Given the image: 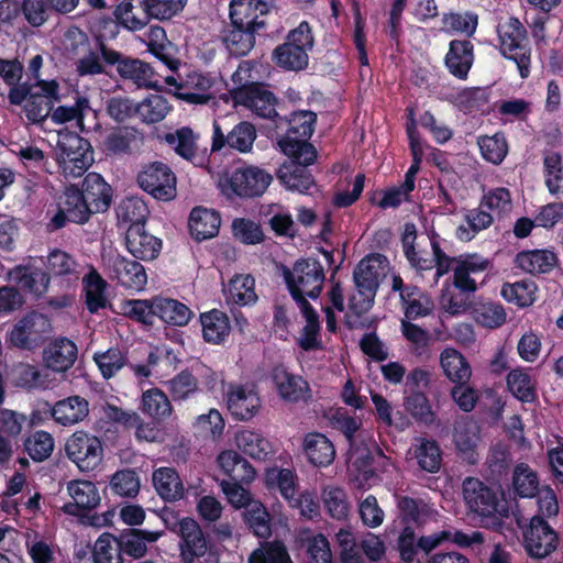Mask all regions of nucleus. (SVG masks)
Listing matches in <instances>:
<instances>
[{
	"mask_svg": "<svg viewBox=\"0 0 563 563\" xmlns=\"http://www.w3.org/2000/svg\"><path fill=\"white\" fill-rule=\"evenodd\" d=\"M277 144L280 152L289 158L276 170L277 179L288 190L307 194L316 187V179L309 166L317 161V148L310 142L290 137H282Z\"/></svg>",
	"mask_w": 563,
	"mask_h": 563,
	"instance_id": "obj_1",
	"label": "nucleus"
},
{
	"mask_svg": "<svg viewBox=\"0 0 563 563\" xmlns=\"http://www.w3.org/2000/svg\"><path fill=\"white\" fill-rule=\"evenodd\" d=\"M389 272L388 258L379 253H372L355 266L353 279L357 290L349 298V309L360 318L372 309L380 283Z\"/></svg>",
	"mask_w": 563,
	"mask_h": 563,
	"instance_id": "obj_2",
	"label": "nucleus"
},
{
	"mask_svg": "<svg viewBox=\"0 0 563 563\" xmlns=\"http://www.w3.org/2000/svg\"><path fill=\"white\" fill-rule=\"evenodd\" d=\"M500 55L516 64L520 78L530 76L532 48L528 31L518 18L500 20L496 26Z\"/></svg>",
	"mask_w": 563,
	"mask_h": 563,
	"instance_id": "obj_3",
	"label": "nucleus"
},
{
	"mask_svg": "<svg viewBox=\"0 0 563 563\" xmlns=\"http://www.w3.org/2000/svg\"><path fill=\"white\" fill-rule=\"evenodd\" d=\"M463 496L471 511L483 518L486 527L501 532L505 518L509 516L506 504L499 501L497 494L475 477H466L463 482Z\"/></svg>",
	"mask_w": 563,
	"mask_h": 563,
	"instance_id": "obj_4",
	"label": "nucleus"
},
{
	"mask_svg": "<svg viewBox=\"0 0 563 563\" xmlns=\"http://www.w3.org/2000/svg\"><path fill=\"white\" fill-rule=\"evenodd\" d=\"M284 279L291 298L298 307L310 303L307 297L317 299L325 279L323 266L317 258H300L291 269L284 268Z\"/></svg>",
	"mask_w": 563,
	"mask_h": 563,
	"instance_id": "obj_5",
	"label": "nucleus"
},
{
	"mask_svg": "<svg viewBox=\"0 0 563 563\" xmlns=\"http://www.w3.org/2000/svg\"><path fill=\"white\" fill-rule=\"evenodd\" d=\"M314 46L312 27L307 21L288 32L285 42L272 52L274 64L287 71H300L308 67L309 52Z\"/></svg>",
	"mask_w": 563,
	"mask_h": 563,
	"instance_id": "obj_6",
	"label": "nucleus"
},
{
	"mask_svg": "<svg viewBox=\"0 0 563 563\" xmlns=\"http://www.w3.org/2000/svg\"><path fill=\"white\" fill-rule=\"evenodd\" d=\"M51 319L37 310H31L21 317L5 334L9 347L34 352L40 349L52 333Z\"/></svg>",
	"mask_w": 563,
	"mask_h": 563,
	"instance_id": "obj_7",
	"label": "nucleus"
},
{
	"mask_svg": "<svg viewBox=\"0 0 563 563\" xmlns=\"http://www.w3.org/2000/svg\"><path fill=\"white\" fill-rule=\"evenodd\" d=\"M136 181L145 192L157 200L169 201L176 197V175L163 162H152L142 166Z\"/></svg>",
	"mask_w": 563,
	"mask_h": 563,
	"instance_id": "obj_8",
	"label": "nucleus"
},
{
	"mask_svg": "<svg viewBox=\"0 0 563 563\" xmlns=\"http://www.w3.org/2000/svg\"><path fill=\"white\" fill-rule=\"evenodd\" d=\"M57 146L64 174L73 177L84 175L92 162L90 143L77 133L66 132L59 134Z\"/></svg>",
	"mask_w": 563,
	"mask_h": 563,
	"instance_id": "obj_9",
	"label": "nucleus"
},
{
	"mask_svg": "<svg viewBox=\"0 0 563 563\" xmlns=\"http://www.w3.org/2000/svg\"><path fill=\"white\" fill-rule=\"evenodd\" d=\"M67 457L81 472L95 471L102 462L103 446L101 440L88 432L76 431L66 441Z\"/></svg>",
	"mask_w": 563,
	"mask_h": 563,
	"instance_id": "obj_10",
	"label": "nucleus"
},
{
	"mask_svg": "<svg viewBox=\"0 0 563 563\" xmlns=\"http://www.w3.org/2000/svg\"><path fill=\"white\" fill-rule=\"evenodd\" d=\"M229 93L234 104L251 110L260 118L274 120L278 115L277 97L264 82L257 81L239 89H229Z\"/></svg>",
	"mask_w": 563,
	"mask_h": 563,
	"instance_id": "obj_11",
	"label": "nucleus"
},
{
	"mask_svg": "<svg viewBox=\"0 0 563 563\" xmlns=\"http://www.w3.org/2000/svg\"><path fill=\"white\" fill-rule=\"evenodd\" d=\"M8 279L14 283L23 296H29L34 300L43 299L51 285L49 274L32 261L9 269Z\"/></svg>",
	"mask_w": 563,
	"mask_h": 563,
	"instance_id": "obj_12",
	"label": "nucleus"
},
{
	"mask_svg": "<svg viewBox=\"0 0 563 563\" xmlns=\"http://www.w3.org/2000/svg\"><path fill=\"white\" fill-rule=\"evenodd\" d=\"M272 181V174L258 166L250 165L232 172L228 178V189L240 198H257L264 195Z\"/></svg>",
	"mask_w": 563,
	"mask_h": 563,
	"instance_id": "obj_13",
	"label": "nucleus"
},
{
	"mask_svg": "<svg viewBox=\"0 0 563 563\" xmlns=\"http://www.w3.org/2000/svg\"><path fill=\"white\" fill-rule=\"evenodd\" d=\"M523 547L529 556L544 559L556 550L559 536L541 516H533L522 531Z\"/></svg>",
	"mask_w": 563,
	"mask_h": 563,
	"instance_id": "obj_14",
	"label": "nucleus"
},
{
	"mask_svg": "<svg viewBox=\"0 0 563 563\" xmlns=\"http://www.w3.org/2000/svg\"><path fill=\"white\" fill-rule=\"evenodd\" d=\"M178 536L180 563H196V560L205 556L210 547V541L200 525L190 517H185L178 522Z\"/></svg>",
	"mask_w": 563,
	"mask_h": 563,
	"instance_id": "obj_15",
	"label": "nucleus"
},
{
	"mask_svg": "<svg viewBox=\"0 0 563 563\" xmlns=\"http://www.w3.org/2000/svg\"><path fill=\"white\" fill-rule=\"evenodd\" d=\"M257 133L255 126L247 121H241L225 133L218 121L213 122V134L211 142V152H220L224 147L249 153L253 148Z\"/></svg>",
	"mask_w": 563,
	"mask_h": 563,
	"instance_id": "obj_16",
	"label": "nucleus"
},
{
	"mask_svg": "<svg viewBox=\"0 0 563 563\" xmlns=\"http://www.w3.org/2000/svg\"><path fill=\"white\" fill-rule=\"evenodd\" d=\"M275 2L276 0H231L229 19L231 22L243 24V26L265 31L267 24L263 16L271 12Z\"/></svg>",
	"mask_w": 563,
	"mask_h": 563,
	"instance_id": "obj_17",
	"label": "nucleus"
},
{
	"mask_svg": "<svg viewBox=\"0 0 563 563\" xmlns=\"http://www.w3.org/2000/svg\"><path fill=\"white\" fill-rule=\"evenodd\" d=\"M67 490L73 500L62 507L66 515L82 518L100 504L98 488L90 481H71L67 484Z\"/></svg>",
	"mask_w": 563,
	"mask_h": 563,
	"instance_id": "obj_18",
	"label": "nucleus"
},
{
	"mask_svg": "<svg viewBox=\"0 0 563 563\" xmlns=\"http://www.w3.org/2000/svg\"><path fill=\"white\" fill-rule=\"evenodd\" d=\"M227 406L234 419L247 421L257 413L262 401L253 387L232 384L227 393Z\"/></svg>",
	"mask_w": 563,
	"mask_h": 563,
	"instance_id": "obj_19",
	"label": "nucleus"
},
{
	"mask_svg": "<svg viewBox=\"0 0 563 563\" xmlns=\"http://www.w3.org/2000/svg\"><path fill=\"white\" fill-rule=\"evenodd\" d=\"M163 536V531H151L137 528H125L115 537V545L121 558L129 556L140 560L147 553V544L156 542Z\"/></svg>",
	"mask_w": 563,
	"mask_h": 563,
	"instance_id": "obj_20",
	"label": "nucleus"
},
{
	"mask_svg": "<svg viewBox=\"0 0 563 563\" xmlns=\"http://www.w3.org/2000/svg\"><path fill=\"white\" fill-rule=\"evenodd\" d=\"M111 279L128 290L141 291L147 284L144 266L134 260L118 255L111 260Z\"/></svg>",
	"mask_w": 563,
	"mask_h": 563,
	"instance_id": "obj_21",
	"label": "nucleus"
},
{
	"mask_svg": "<svg viewBox=\"0 0 563 563\" xmlns=\"http://www.w3.org/2000/svg\"><path fill=\"white\" fill-rule=\"evenodd\" d=\"M124 240L129 253L141 261H153L162 251V240L146 232L145 227H128Z\"/></svg>",
	"mask_w": 563,
	"mask_h": 563,
	"instance_id": "obj_22",
	"label": "nucleus"
},
{
	"mask_svg": "<svg viewBox=\"0 0 563 563\" xmlns=\"http://www.w3.org/2000/svg\"><path fill=\"white\" fill-rule=\"evenodd\" d=\"M474 44L470 40H452L444 56L448 71L460 80H466L475 60Z\"/></svg>",
	"mask_w": 563,
	"mask_h": 563,
	"instance_id": "obj_23",
	"label": "nucleus"
},
{
	"mask_svg": "<svg viewBox=\"0 0 563 563\" xmlns=\"http://www.w3.org/2000/svg\"><path fill=\"white\" fill-rule=\"evenodd\" d=\"M79 190L92 213L104 212L110 208L113 190L100 174L88 173Z\"/></svg>",
	"mask_w": 563,
	"mask_h": 563,
	"instance_id": "obj_24",
	"label": "nucleus"
},
{
	"mask_svg": "<svg viewBox=\"0 0 563 563\" xmlns=\"http://www.w3.org/2000/svg\"><path fill=\"white\" fill-rule=\"evenodd\" d=\"M213 85L214 79L210 75L192 70L180 79L176 96L191 104H206L211 98L209 91Z\"/></svg>",
	"mask_w": 563,
	"mask_h": 563,
	"instance_id": "obj_25",
	"label": "nucleus"
},
{
	"mask_svg": "<svg viewBox=\"0 0 563 563\" xmlns=\"http://www.w3.org/2000/svg\"><path fill=\"white\" fill-rule=\"evenodd\" d=\"M119 76L139 89H158L161 87L158 75L154 68L139 58L125 57L117 67Z\"/></svg>",
	"mask_w": 563,
	"mask_h": 563,
	"instance_id": "obj_26",
	"label": "nucleus"
},
{
	"mask_svg": "<svg viewBox=\"0 0 563 563\" xmlns=\"http://www.w3.org/2000/svg\"><path fill=\"white\" fill-rule=\"evenodd\" d=\"M113 14L120 25L132 32L144 29L153 20L147 0H122Z\"/></svg>",
	"mask_w": 563,
	"mask_h": 563,
	"instance_id": "obj_27",
	"label": "nucleus"
},
{
	"mask_svg": "<svg viewBox=\"0 0 563 563\" xmlns=\"http://www.w3.org/2000/svg\"><path fill=\"white\" fill-rule=\"evenodd\" d=\"M558 263L556 253L548 249L523 250L514 260L515 267L531 275L549 274Z\"/></svg>",
	"mask_w": 563,
	"mask_h": 563,
	"instance_id": "obj_28",
	"label": "nucleus"
},
{
	"mask_svg": "<svg viewBox=\"0 0 563 563\" xmlns=\"http://www.w3.org/2000/svg\"><path fill=\"white\" fill-rule=\"evenodd\" d=\"M272 382L279 397L289 402L305 399L309 385L301 376L289 373L283 365H277L271 373Z\"/></svg>",
	"mask_w": 563,
	"mask_h": 563,
	"instance_id": "obj_29",
	"label": "nucleus"
},
{
	"mask_svg": "<svg viewBox=\"0 0 563 563\" xmlns=\"http://www.w3.org/2000/svg\"><path fill=\"white\" fill-rule=\"evenodd\" d=\"M77 346L67 339H55L43 351V361L47 368L63 373L68 371L77 360Z\"/></svg>",
	"mask_w": 563,
	"mask_h": 563,
	"instance_id": "obj_30",
	"label": "nucleus"
},
{
	"mask_svg": "<svg viewBox=\"0 0 563 563\" xmlns=\"http://www.w3.org/2000/svg\"><path fill=\"white\" fill-rule=\"evenodd\" d=\"M141 133L134 126L119 125L112 128L103 139L102 150L108 156L130 155L137 146Z\"/></svg>",
	"mask_w": 563,
	"mask_h": 563,
	"instance_id": "obj_31",
	"label": "nucleus"
},
{
	"mask_svg": "<svg viewBox=\"0 0 563 563\" xmlns=\"http://www.w3.org/2000/svg\"><path fill=\"white\" fill-rule=\"evenodd\" d=\"M220 225V213L213 209L195 207L189 214V233L197 242H202L217 236Z\"/></svg>",
	"mask_w": 563,
	"mask_h": 563,
	"instance_id": "obj_32",
	"label": "nucleus"
},
{
	"mask_svg": "<svg viewBox=\"0 0 563 563\" xmlns=\"http://www.w3.org/2000/svg\"><path fill=\"white\" fill-rule=\"evenodd\" d=\"M218 463L227 482L250 484L256 475L253 465L244 459L239 452L227 450L219 454Z\"/></svg>",
	"mask_w": 563,
	"mask_h": 563,
	"instance_id": "obj_33",
	"label": "nucleus"
},
{
	"mask_svg": "<svg viewBox=\"0 0 563 563\" xmlns=\"http://www.w3.org/2000/svg\"><path fill=\"white\" fill-rule=\"evenodd\" d=\"M89 415V402L81 396H69L55 402L52 408L54 421L69 427L84 421Z\"/></svg>",
	"mask_w": 563,
	"mask_h": 563,
	"instance_id": "obj_34",
	"label": "nucleus"
},
{
	"mask_svg": "<svg viewBox=\"0 0 563 563\" xmlns=\"http://www.w3.org/2000/svg\"><path fill=\"white\" fill-rule=\"evenodd\" d=\"M260 31L231 22L222 32V42L231 55L246 56L255 45V36Z\"/></svg>",
	"mask_w": 563,
	"mask_h": 563,
	"instance_id": "obj_35",
	"label": "nucleus"
},
{
	"mask_svg": "<svg viewBox=\"0 0 563 563\" xmlns=\"http://www.w3.org/2000/svg\"><path fill=\"white\" fill-rule=\"evenodd\" d=\"M302 450L309 463L317 467L331 465L335 457L333 443L320 432L307 433L303 438Z\"/></svg>",
	"mask_w": 563,
	"mask_h": 563,
	"instance_id": "obj_36",
	"label": "nucleus"
},
{
	"mask_svg": "<svg viewBox=\"0 0 563 563\" xmlns=\"http://www.w3.org/2000/svg\"><path fill=\"white\" fill-rule=\"evenodd\" d=\"M199 320L202 328V338L207 343L222 344L225 342L231 331V324L227 313L218 309H212L202 312Z\"/></svg>",
	"mask_w": 563,
	"mask_h": 563,
	"instance_id": "obj_37",
	"label": "nucleus"
},
{
	"mask_svg": "<svg viewBox=\"0 0 563 563\" xmlns=\"http://www.w3.org/2000/svg\"><path fill=\"white\" fill-rule=\"evenodd\" d=\"M154 307L156 308V319L167 325L185 327L194 317L191 309L177 299L156 296Z\"/></svg>",
	"mask_w": 563,
	"mask_h": 563,
	"instance_id": "obj_38",
	"label": "nucleus"
},
{
	"mask_svg": "<svg viewBox=\"0 0 563 563\" xmlns=\"http://www.w3.org/2000/svg\"><path fill=\"white\" fill-rule=\"evenodd\" d=\"M78 263L66 251L54 249L47 255L46 273L52 278H59L68 285L79 279Z\"/></svg>",
	"mask_w": 563,
	"mask_h": 563,
	"instance_id": "obj_39",
	"label": "nucleus"
},
{
	"mask_svg": "<svg viewBox=\"0 0 563 563\" xmlns=\"http://www.w3.org/2000/svg\"><path fill=\"white\" fill-rule=\"evenodd\" d=\"M107 286V282L93 267L84 276L82 290L85 292V305L90 313H97L108 306L109 301L106 295Z\"/></svg>",
	"mask_w": 563,
	"mask_h": 563,
	"instance_id": "obj_40",
	"label": "nucleus"
},
{
	"mask_svg": "<svg viewBox=\"0 0 563 563\" xmlns=\"http://www.w3.org/2000/svg\"><path fill=\"white\" fill-rule=\"evenodd\" d=\"M152 479L157 494L164 500L176 501L183 498L184 485L175 468H157L154 471Z\"/></svg>",
	"mask_w": 563,
	"mask_h": 563,
	"instance_id": "obj_41",
	"label": "nucleus"
},
{
	"mask_svg": "<svg viewBox=\"0 0 563 563\" xmlns=\"http://www.w3.org/2000/svg\"><path fill=\"white\" fill-rule=\"evenodd\" d=\"M57 206L68 213L73 223L84 224L92 214V211L82 199V192L76 185H69L65 188Z\"/></svg>",
	"mask_w": 563,
	"mask_h": 563,
	"instance_id": "obj_42",
	"label": "nucleus"
},
{
	"mask_svg": "<svg viewBox=\"0 0 563 563\" xmlns=\"http://www.w3.org/2000/svg\"><path fill=\"white\" fill-rule=\"evenodd\" d=\"M477 145L482 158L495 166L501 165L509 153V142L503 131L477 136Z\"/></svg>",
	"mask_w": 563,
	"mask_h": 563,
	"instance_id": "obj_43",
	"label": "nucleus"
},
{
	"mask_svg": "<svg viewBox=\"0 0 563 563\" xmlns=\"http://www.w3.org/2000/svg\"><path fill=\"white\" fill-rule=\"evenodd\" d=\"M416 239L415 224H406L405 234L402 238L404 254L410 264V267L416 271L418 275L423 277L424 272L433 269V254L430 255L427 251H418L415 247L413 240Z\"/></svg>",
	"mask_w": 563,
	"mask_h": 563,
	"instance_id": "obj_44",
	"label": "nucleus"
},
{
	"mask_svg": "<svg viewBox=\"0 0 563 563\" xmlns=\"http://www.w3.org/2000/svg\"><path fill=\"white\" fill-rule=\"evenodd\" d=\"M404 408L407 413L419 424L427 427L437 422L438 415L432 409L429 398L422 390H412L404 398Z\"/></svg>",
	"mask_w": 563,
	"mask_h": 563,
	"instance_id": "obj_45",
	"label": "nucleus"
},
{
	"mask_svg": "<svg viewBox=\"0 0 563 563\" xmlns=\"http://www.w3.org/2000/svg\"><path fill=\"white\" fill-rule=\"evenodd\" d=\"M441 366L445 376L455 385L468 383L472 376L466 357L455 349H445L441 353Z\"/></svg>",
	"mask_w": 563,
	"mask_h": 563,
	"instance_id": "obj_46",
	"label": "nucleus"
},
{
	"mask_svg": "<svg viewBox=\"0 0 563 563\" xmlns=\"http://www.w3.org/2000/svg\"><path fill=\"white\" fill-rule=\"evenodd\" d=\"M303 318L306 319V324L302 328L301 335L297 340V344L303 351H317L321 350L322 342L320 340V321L319 314L314 310V308L310 303H306L305 306L299 307Z\"/></svg>",
	"mask_w": 563,
	"mask_h": 563,
	"instance_id": "obj_47",
	"label": "nucleus"
},
{
	"mask_svg": "<svg viewBox=\"0 0 563 563\" xmlns=\"http://www.w3.org/2000/svg\"><path fill=\"white\" fill-rule=\"evenodd\" d=\"M142 412L156 422L169 418L173 407L167 395L157 387L145 390L141 401Z\"/></svg>",
	"mask_w": 563,
	"mask_h": 563,
	"instance_id": "obj_48",
	"label": "nucleus"
},
{
	"mask_svg": "<svg viewBox=\"0 0 563 563\" xmlns=\"http://www.w3.org/2000/svg\"><path fill=\"white\" fill-rule=\"evenodd\" d=\"M156 297L150 299H126L121 303L122 314L128 319L152 328L156 320Z\"/></svg>",
	"mask_w": 563,
	"mask_h": 563,
	"instance_id": "obj_49",
	"label": "nucleus"
},
{
	"mask_svg": "<svg viewBox=\"0 0 563 563\" xmlns=\"http://www.w3.org/2000/svg\"><path fill=\"white\" fill-rule=\"evenodd\" d=\"M236 444L243 453L254 460L266 461L274 453L272 443L261 433L252 430L241 431Z\"/></svg>",
	"mask_w": 563,
	"mask_h": 563,
	"instance_id": "obj_50",
	"label": "nucleus"
},
{
	"mask_svg": "<svg viewBox=\"0 0 563 563\" xmlns=\"http://www.w3.org/2000/svg\"><path fill=\"white\" fill-rule=\"evenodd\" d=\"M197 139L191 128L183 126L177 129L174 133H167L165 141L167 144L174 147L175 152L183 158L197 164L196 159H202L198 156L197 151Z\"/></svg>",
	"mask_w": 563,
	"mask_h": 563,
	"instance_id": "obj_51",
	"label": "nucleus"
},
{
	"mask_svg": "<svg viewBox=\"0 0 563 563\" xmlns=\"http://www.w3.org/2000/svg\"><path fill=\"white\" fill-rule=\"evenodd\" d=\"M227 300L240 307L257 301L255 279L252 275H235L228 285Z\"/></svg>",
	"mask_w": 563,
	"mask_h": 563,
	"instance_id": "obj_52",
	"label": "nucleus"
},
{
	"mask_svg": "<svg viewBox=\"0 0 563 563\" xmlns=\"http://www.w3.org/2000/svg\"><path fill=\"white\" fill-rule=\"evenodd\" d=\"M148 213L150 211L144 200L134 196L123 198L117 208L119 221L129 223V227H145Z\"/></svg>",
	"mask_w": 563,
	"mask_h": 563,
	"instance_id": "obj_53",
	"label": "nucleus"
},
{
	"mask_svg": "<svg viewBox=\"0 0 563 563\" xmlns=\"http://www.w3.org/2000/svg\"><path fill=\"white\" fill-rule=\"evenodd\" d=\"M317 123V114L311 110H298L290 113L288 130L284 137L306 141L312 136Z\"/></svg>",
	"mask_w": 563,
	"mask_h": 563,
	"instance_id": "obj_54",
	"label": "nucleus"
},
{
	"mask_svg": "<svg viewBox=\"0 0 563 563\" xmlns=\"http://www.w3.org/2000/svg\"><path fill=\"white\" fill-rule=\"evenodd\" d=\"M15 386L26 389H45L48 387V374L41 371L36 365L20 363L13 369Z\"/></svg>",
	"mask_w": 563,
	"mask_h": 563,
	"instance_id": "obj_55",
	"label": "nucleus"
},
{
	"mask_svg": "<svg viewBox=\"0 0 563 563\" xmlns=\"http://www.w3.org/2000/svg\"><path fill=\"white\" fill-rule=\"evenodd\" d=\"M415 456L421 470L437 473L442 465V450L433 439L421 438L415 449Z\"/></svg>",
	"mask_w": 563,
	"mask_h": 563,
	"instance_id": "obj_56",
	"label": "nucleus"
},
{
	"mask_svg": "<svg viewBox=\"0 0 563 563\" xmlns=\"http://www.w3.org/2000/svg\"><path fill=\"white\" fill-rule=\"evenodd\" d=\"M537 285L530 279H523L514 284H504L501 296L508 302H512L520 308H527L536 301Z\"/></svg>",
	"mask_w": 563,
	"mask_h": 563,
	"instance_id": "obj_57",
	"label": "nucleus"
},
{
	"mask_svg": "<svg viewBox=\"0 0 563 563\" xmlns=\"http://www.w3.org/2000/svg\"><path fill=\"white\" fill-rule=\"evenodd\" d=\"M172 107L168 100L161 95H151L137 103L136 115L146 124L161 122L166 118Z\"/></svg>",
	"mask_w": 563,
	"mask_h": 563,
	"instance_id": "obj_58",
	"label": "nucleus"
},
{
	"mask_svg": "<svg viewBox=\"0 0 563 563\" xmlns=\"http://www.w3.org/2000/svg\"><path fill=\"white\" fill-rule=\"evenodd\" d=\"M244 521L256 537L263 539L271 537V515L261 501L254 500L245 508Z\"/></svg>",
	"mask_w": 563,
	"mask_h": 563,
	"instance_id": "obj_59",
	"label": "nucleus"
},
{
	"mask_svg": "<svg viewBox=\"0 0 563 563\" xmlns=\"http://www.w3.org/2000/svg\"><path fill=\"white\" fill-rule=\"evenodd\" d=\"M512 485L515 494L521 498H532L539 492L537 473L525 463L518 464L514 470Z\"/></svg>",
	"mask_w": 563,
	"mask_h": 563,
	"instance_id": "obj_60",
	"label": "nucleus"
},
{
	"mask_svg": "<svg viewBox=\"0 0 563 563\" xmlns=\"http://www.w3.org/2000/svg\"><path fill=\"white\" fill-rule=\"evenodd\" d=\"M465 220L468 227L460 225L456 229V236L461 241H471L475 235L489 228L494 221L490 212L486 211L485 208H478L468 210L465 214Z\"/></svg>",
	"mask_w": 563,
	"mask_h": 563,
	"instance_id": "obj_61",
	"label": "nucleus"
},
{
	"mask_svg": "<svg viewBox=\"0 0 563 563\" xmlns=\"http://www.w3.org/2000/svg\"><path fill=\"white\" fill-rule=\"evenodd\" d=\"M24 451L34 462L47 460L54 450L52 434L44 430H37L24 440Z\"/></svg>",
	"mask_w": 563,
	"mask_h": 563,
	"instance_id": "obj_62",
	"label": "nucleus"
},
{
	"mask_svg": "<svg viewBox=\"0 0 563 563\" xmlns=\"http://www.w3.org/2000/svg\"><path fill=\"white\" fill-rule=\"evenodd\" d=\"M169 395L174 401H184L195 397L199 391L195 375L184 369L167 382Z\"/></svg>",
	"mask_w": 563,
	"mask_h": 563,
	"instance_id": "obj_63",
	"label": "nucleus"
},
{
	"mask_svg": "<svg viewBox=\"0 0 563 563\" xmlns=\"http://www.w3.org/2000/svg\"><path fill=\"white\" fill-rule=\"evenodd\" d=\"M249 563H292L285 544L280 541L267 542L254 550Z\"/></svg>",
	"mask_w": 563,
	"mask_h": 563,
	"instance_id": "obj_64",
	"label": "nucleus"
}]
</instances>
